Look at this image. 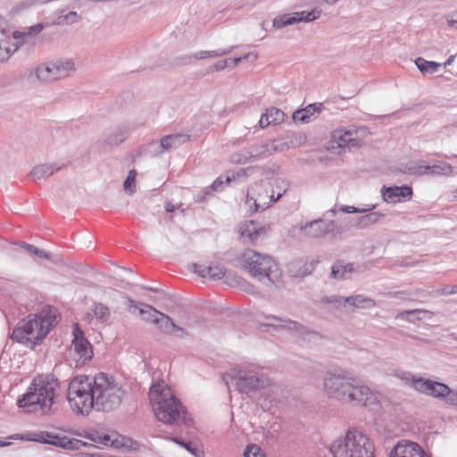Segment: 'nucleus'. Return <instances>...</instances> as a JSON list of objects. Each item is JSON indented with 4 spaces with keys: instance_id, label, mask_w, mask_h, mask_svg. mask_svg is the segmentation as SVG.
<instances>
[{
    "instance_id": "obj_50",
    "label": "nucleus",
    "mask_w": 457,
    "mask_h": 457,
    "mask_svg": "<svg viewBox=\"0 0 457 457\" xmlns=\"http://www.w3.org/2000/svg\"><path fill=\"white\" fill-rule=\"evenodd\" d=\"M454 59H455V55H451L447 61L444 63V66L446 67V66H449L451 65L453 62H454Z\"/></svg>"
},
{
    "instance_id": "obj_32",
    "label": "nucleus",
    "mask_w": 457,
    "mask_h": 457,
    "mask_svg": "<svg viewBox=\"0 0 457 457\" xmlns=\"http://www.w3.org/2000/svg\"><path fill=\"white\" fill-rule=\"evenodd\" d=\"M59 169H54L52 165L48 164H42L36 166L32 170V175L36 179H42L45 177H49L54 173V171L58 170Z\"/></svg>"
},
{
    "instance_id": "obj_59",
    "label": "nucleus",
    "mask_w": 457,
    "mask_h": 457,
    "mask_svg": "<svg viewBox=\"0 0 457 457\" xmlns=\"http://www.w3.org/2000/svg\"><path fill=\"white\" fill-rule=\"evenodd\" d=\"M87 319H88V320H90L92 319V317H91V314H90V313H88V314H87Z\"/></svg>"
},
{
    "instance_id": "obj_56",
    "label": "nucleus",
    "mask_w": 457,
    "mask_h": 457,
    "mask_svg": "<svg viewBox=\"0 0 457 457\" xmlns=\"http://www.w3.org/2000/svg\"><path fill=\"white\" fill-rule=\"evenodd\" d=\"M76 15H77L76 12H71L68 15H66L65 19L69 20L71 16H76Z\"/></svg>"
},
{
    "instance_id": "obj_26",
    "label": "nucleus",
    "mask_w": 457,
    "mask_h": 457,
    "mask_svg": "<svg viewBox=\"0 0 457 457\" xmlns=\"http://www.w3.org/2000/svg\"><path fill=\"white\" fill-rule=\"evenodd\" d=\"M284 120V112L278 108H270L262 115L260 119V126L266 128L270 124H278Z\"/></svg>"
},
{
    "instance_id": "obj_18",
    "label": "nucleus",
    "mask_w": 457,
    "mask_h": 457,
    "mask_svg": "<svg viewBox=\"0 0 457 457\" xmlns=\"http://www.w3.org/2000/svg\"><path fill=\"white\" fill-rule=\"evenodd\" d=\"M413 195L412 188L409 186L383 187L382 195L388 203H399L403 200H411Z\"/></svg>"
},
{
    "instance_id": "obj_40",
    "label": "nucleus",
    "mask_w": 457,
    "mask_h": 457,
    "mask_svg": "<svg viewBox=\"0 0 457 457\" xmlns=\"http://www.w3.org/2000/svg\"><path fill=\"white\" fill-rule=\"evenodd\" d=\"M242 58H234V59H228V60H223V61H220L218 62L215 65H214V69L215 71H220V70H223L224 68H226L227 66H229V65H237L238 62L241 61Z\"/></svg>"
},
{
    "instance_id": "obj_11",
    "label": "nucleus",
    "mask_w": 457,
    "mask_h": 457,
    "mask_svg": "<svg viewBox=\"0 0 457 457\" xmlns=\"http://www.w3.org/2000/svg\"><path fill=\"white\" fill-rule=\"evenodd\" d=\"M281 194L275 197L270 183H255L247 191L245 204L253 212L263 211L278 201Z\"/></svg>"
},
{
    "instance_id": "obj_16",
    "label": "nucleus",
    "mask_w": 457,
    "mask_h": 457,
    "mask_svg": "<svg viewBox=\"0 0 457 457\" xmlns=\"http://www.w3.org/2000/svg\"><path fill=\"white\" fill-rule=\"evenodd\" d=\"M270 231L269 224H261L253 220L245 221L239 228L241 237L248 243H256L267 237Z\"/></svg>"
},
{
    "instance_id": "obj_17",
    "label": "nucleus",
    "mask_w": 457,
    "mask_h": 457,
    "mask_svg": "<svg viewBox=\"0 0 457 457\" xmlns=\"http://www.w3.org/2000/svg\"><path fill=\"white\" fill-rule=\"evenodd\" d=\"M390 457H430L416 443L403 441L398 443L390 453Z\"/></svg>"
},
{
    "instance_id": "obj_10",
    "label": "nucleus",
    "mask_w": 457,
    "mask_h": 457,
    "mask_svg": "<svg viewBox=\"0 0 457 457\" xmlns=\"http://www.w3.org/2000/svg\"><path fill=\"white\" fill-rule=\"evenodd\" d=\"M350 375V372L340 368L326 370L322 375L320 387L324 395L330 400L338 402Z\"/></svg>"
},
{
    "instance_id": "obj_4",
    "label": "nucleus",
    "mask_w": 457,
    "mask_h": 457,
    "mask_svg": "<svg viewBox=\"0 0 457 457\" xmlns=\"http://www.w3.org/2000/svg\"><path fill=\"white\" fill-rule=\"evenodd\" d=\"M57 321L56 309L45 306L40 312L21 321L12 331V338L32 347L46 337Z\"/></svg>"
},
{
    "instance_id": "obj_38",
    "label": "nucleus",
    "mask_w": 457,
    "mask_h": 457,
    "mask_svg": "<svg viewBox=\"0 0 457 457\" xmlns=\"http://www.w3.org/2000/svg\"><path fill=\"white\" fill-rule=\"evenodd\" d=\"M59 445L62 447V448H66V449H79L81 446H85L87 444L86 443H83L82 441L80 440H78V439H74V440H71V439H66V438H63L62 441L59 442Z\"/></svg>"
},
{
    "instance_id": "obj_8",
    "label": "nucleus",
    "mask_w": 457,
    "mask_h": 457,
    "mask_svg": "<svg viewBox=\"0 0 457 457\" xmlns=\"http://www.w3.org/2000/svg\"><path fill=\"white\" fill-rule=\"evenodd\" d=\"M239 262L252 276L270 277L278 270V264L272 257L252 249L245 250Z\"/></svg>"
},
{
    "instance_id": "obj_51",
    "label": "nucleus",
    "mask_w": 457,
    "mask_h": 457,
    "mask_svg": "<svg viewBox=\"0 0 457 457\" xmlns=\"http://www.w3.org/2000/svg\"><path fill=\"white\" fill-rule=\"evenodd\" d=\"M378 217V215L377 213H371V214L366 216V219H368L369 220L375 221Z\"/></svg>"
},
{
    "instance_id": "obj_48",
    "label": "nucleus",
    "mask_w": 457,
    "mask_h": 457,
    "mask_svg": "<svg viewBox=\"0 0 457 457\" xmlns=\"http://www.w3.org/2000/svg\"><path fill=\"white\" fill-rule=\"evenodd\" d=\"M21 247L24 248L26 251H28L29 253H33L35 254V251L37 250V247H35L34 245H29V244H27V243H22L21 245Z\"/></svg>"
},
{
    "instance_id": "obj_35",
    "label": "nucleus",
    "mask_w": 457,
    "mask_h": 457,
    "mask_svg": "<svg viewBox=\"0 0 457 457\" xmlns=\"http://www.w3.org/2000/svg\"><path fill=\"white\" fill-rule=\"evenodd\" d=\"M95 317L102 322L106 321L110 317L109 309L102 303H97L93 308Z\"/></svg>"
},
{
    "instance_id": "obj_37",
    "label": "nucleus",
    "mask_w": 457,
    "mask_h": 457,
    "mask_svg": "<svg viewBox=\"0 0 457 457\" xmlns=\"http://www.w3.org/2000/svg\"><path fill=\"white\" fill-rule=\"evenodd\" d=\"M411 385L415 390L420 392L422 394H426L428 392V386L430 385L429 379H424L422 378H412Z\"/></svg>"
},
{
    "instance_id": "obj_41",
    "label": "nucleus",
    "mask_w": 457,
    "mask_h": 457,
    "mask_svg": "<svg viewBox=\"0 0 457 457\" xmlns=\"http://www.w3.org/2000/svg\"><path fill=\"white\" fill-rule=\"evenodd\" d=\"M431 169L430 166L418 165L408 169V173L413 175H423L426 174Z\"/></svg>"
},
{
    "instance_id": "obj_46",
    "label": "nucleus",
    "mask_w": 457,
    "mask_h": 457,
    "mask_svg": "<svg viewBox=\"0 0 457 457\" xmlns=\"http://www.w3.org/2000/svg\"><path fill=\"white\" fill-rule=\"evenodd\" d=\"M35 255L38 256L41 259H50L51 258V254L48 252L39 250V249L35 251Z\"/></svg>"
},
{
    "instance_id": "obj_28",
    "label": "nucleus",
    "mask_w": 457,
    "mask_h": 457,
    "mask_svg": "<svg viewBox=\"0 0 457 457\" xmlns=\"http://www.w3.org/2000/svg\"><path fill=\"white\" fill-rule=\"evenodd\" d=\"M353 271V268L351 263L344 264L343 262H337L332 267L331 274L335 278L344 279L349 278Z\"/></svg>"
},
{
    "instance_id": "obj_55",
    "label": "nucleus",
    "mask_w": 457,
    "mask_h": 457,
    "mask_svg": "<svg viewBox=\"0 0 457 457\" xmlns=\"http://www.w3.org/2000/svg\"><path fill=\"white\" fill-rule=\"evenodd\" d=\"M162 300H163V304H165V305H170V303H171V299L170 296L164 297Z\"/></svg>"
},
{
    "instance_id": "obj_23",
    "label": "nucleus",
    "mask_w": 457,
    "mask_h": 457,
    "mask_svg": "<svg viewBox=\"0 0 457 457\" xmlns=\"http://www.w3.org/2000/svg\"><path fill=\"white\" fill-rule=\"evenodd\" d=\"M321 13L320 10L314 9L312 12H295L293 17H287L284 16L281 17L279 20H276L275 23L280 27V26H286L293 24L296 21H311L320 17Z\"/></svg>"
},
{
    "instance_id": "obj_33",
    "label": "nucleus",
    "mask_w": 457,
    "mask_h": 457,
    "mask_svg": "<svg viewBox=\"0 0 457 457\" xmlns=\"http://www.w3.org/2000/svg\"><path fill=\"white\" fill-rule=\"evenodd\" d=\"M426 312L423 310H409V311H402L398 312L397 318L406 319L409 321L414 322L415 320H421L420 314H425Z\"/></svg>"
},
{
    "instance_id": "obj_47",
    "label": "nucleus",
    "mask_w": 457,
    "mask_h": 457,
    "mask_svg": "<svg viewBox=\"0 0 457 457\" xmlns=\"http://www.w3.org/2000/svg\"><path fill=\"white\" fill-rule=\"evenodd\" d=\"M218 54H215L214 52H201L196 55V58L198 59H204L212 56H217Z\"/></svg>"
},
{
    "instance_id": "obj_58",
    "label": "nucleus",
    "mask_w": 457,
    "mask_h": 457,
    "mask_svg": "<svg viewBox=\"0 0 457 457\" xmlns=\"http://www.w3.org/2000/svg\"><path fill=\"white\" fill-rule=\"evenodd\" d=\"M324 1H325L326 3H328V4H331L336 3L337 0H324Z\"/></svg>"
},
{
    "instance_id": "obj_24",
    "label": "nucleus",
    "mask_w": 457,
    "mask_h": 457,
    "mask_svg": "<svg viewBox=\"0 0 457 457\" xmlns=\"http://www.w3.org/2000/svg\"><path fill=\"white\" fill-rule=\"evenodd\" d=\"M110 283L120 286L136 285L138 284V280L137 276L132 270L119 268L113 275V280L110 281Z\"/></svg>"
},
{
    "instance_id": "obj_12",
    "label": "nucleus",
    "mask_w": 457,
    "mask_h": 457,
    "mask_svg": "<svg viewBox=\"0 0 457 457\" xmlns=\"http://www.w3.org/2000/svg\"><path fill=\"white\" fill-rule=\"evenodd\" d=\"M264 321L258 322V328L262 332L274 334L288 331L301 337H304L310 333L306 327L289 319L269 314L264 315Z\"/></svg>"
},
{
    "instance_id": "obj_22",
    "label": "nucleus",
    "mask_w": 457,
    "mask_h": 457,
    "mask_svg": "<svg viewBox=\"0 0 457 457\" xmlns=\"http://www.w3.org/2000/svg\"><path fill=\"white\" fill-rule=\"evenodd\" d=\"M87 438L90 441L104 446L120 448L126 445V444L123 442L124 438L120 440L119 436L115 434L106 435L94 431L88 434Z\"/></svg>"
},
{
    "instance_id": "obj_25",
    "label": "nucleus",
    "mask_w": 457,
    "mask_h": 457,
    "mask_svg": "<svg viewBox=\"0 0 457 457\" xmlns=\"http://www.w3.org/2000/svg\"><path fill=\"white\" fill-rule=\"evenodd\" d=\"M129 303H130L129 308L130 311L138 310L139 314L145 321L154 324L155 318H157V315L160 313L159 311L155 310L148 304L137 303L132 301Z\"/></svg>"
},
{
    "instance_id": "obj_52",
    "label": "nucleus",
    "mask_w": 457,
    "mask_h": 457,
    "mask_svg": "<svg viewBox=\"0 0 457 457\" xmlns=\"http://www.w3.org/2000/svg\"><path fill=\"white\" fill-rule=\"evenodd\" d=\"M5 26V21L3 19V17L0 15V32H3Z\"/></svg>"
},
{
    "instance_id": "obj_31",
    "label": "nucleus",
    "mask_w": 457,
    "mask_h": 457,
    "mask_svg": "<svg viewBox=\"0 0 457 457\" xmlns=\"http://www.w3.org/2000/svg\"><path fill=\"white\" fill-rule=\"evenodd\" d=\"M187 139V137L182 135H170L162 138L161 145L164 150H169Z\"/></svg>"
},
{
    "instance_id": "obj_43",
    "label": "nucleus",
    "mask_w": 457,
    "mask_h": 457,
    "mask_svg": "<svg viewBox=\"0 0 457 457\" xmlns=\"http://www.w3.org/2000/svg\"><path fill=\"white\" fill-rule=\"evenodd\" d=\"M443 399L448 404L457 405V391H453L449 387V393L445 394Z\"/></svg>"
},
{
    "instance_id": "obj_29",
    "label": "nucleus",
    "mask_w": 457,
    "mask_h": 457,
    "mask_svg": "<svg viewBox=\"0 0 457 457\" xmlns=\"http://www.w3.org/2000/svg\"><path fill=\"white\" fill-rule=\"evenodd\" d=\"M447 393H449V386L447 385L430 380L427 395L436 398H443Z\"/></svg>"
},
{
    "instance_id": "obj_44",
    "label": "nucleus",
    "mask_w": 457,
    "mask_h": 457,
    "mask_svg": "<svg viewBox=\"0 0 457 457\" xmlns=\"http://www.w3.org/2000/svg\"><path fill=\"white\" fill-rule=\"evenodd\" d=\"M172 441L174 443H176L177 445H180L181 447L185 448L187 451H188L192 454L195 455V449L194 447H192L190 444L183 442L177 437L172 438Z\"/></svg>"
},
{
    "instance_id": "obj_42",
    "label": "nucleus",
    "mask_w": 457,
    "mask_h": 457,
    "mask_svg": "<svg viewBox=\"0 0 457 457\" xmlns=\"http://www.w3.org/2000/svg\"><path fill=\"white\" fill-rule=\"evenodd\" d=\"M42 29H43V26H42V25H40V24H38V25H36V26H34V27H31V28L29 29V31L27 34H26V33H22V32L15 31V32L13 33V37H14L15 39H18V38L21 37L22 36H29V35H31L32 33H33V34H37V33L40 32V31L42 30Z\"/></svg>"
},
{
    "instance_id": "obj_2",
    "label": "nucleus",
    "mask_w": 457,
    "mask_h": 457,
    "mask_svg": "<svg viewBox=\"0 0 457 457\" xmlns=\"http://www.w3.org/2000/svg\"><path fill=\"white\" fill-rule=\"evenodd\" d=\"M149 401L155 418L166 425L187 424V411L164 382L154 383L149 389Z\"/></svg>"
},
{
    "instance_id": "obj_15",
    "label": "nucleus",
    "mask_w": 457,
    "mask_h": 457,
    "mask_svg": "<svg viewBox=\"0 0 457 457\" xmlns=\"http://www.w3.org/2000/svg\"><path fill=\"white\" fill-rule=\"evenodd\" d=\"M71 70H73L71 62L46 63L37 68L36 75L39 80L49 82L65 77Z\"/></svg>"
},
{
    "instance_id": "obj_60",
    "label": "nucleus",
    "mask_w": 457,
    "mask_h": 457,
    "mask_svg": "<svg viewBox=\"0 0 457 457\" xmlns=\"http://www.w3.org/2000/svg\"><path fill=\"white\" fill-rule=\"evenodd\" d=\"M153 291H154V292H156V293H158V292H159V290H158L157 288L154 289Z\"/></svg>"
},
{
    "instance_id": "obj_5",
    "label": "nucleus",
    "mask_w": 457,
    "mask_h": 457,
    "mask_svg": "<svg viewBox=\"0 0 457 457\" xmlns=\"http://www.w3.org/2000/svg\"><path fill=\"white\" fill-rule=\"evenodd\" d=\"M330 452L333 457H374V445L367 436L353 430L335 440Z\"/></svg>"
},
{
    "instance_id": "obj_57",
    "label": "nucleus",
    "mask_w": 457,
    "mask_h": 457,
    "mask_svg": "<svg viewBox=\"0 0 457 457\" xmlns=\"http://www.w3.org/2000/svg\"><path fill=\"white\" fill-rule=\"evenodd\" d=\"M8 445H9V443H6V442H4V441L0 440V447L6 446Z\"/></svg>"
},
{
    "instance_id": "obj_39",
    "label": "nucleus",
    "mask_w": 457,
    "mask_h": 457,
    "mask_svg": "<svg viewBox=\"0 0 457 457\" xmlns=\"http://www.w3.org/2000/svg\"><path fill=\"white\" fill-rule=\"evenodd\" d=\"M245 457H265L260 446L257 445H250L244 453Z\"/></svg>"
},
{
    "instance_id": "obj_20",
    "label": "nucleus",
    "mask_w": 457,
    "mask_h": 457,
    "mask_svg": "<svg viewBox=\"0 0 457 457\" xmlns=\"http://www.w3.org/2000/svg\"><path fill=\"white\" fill-rule=\"evenodd\" d=\"M154 324L159 330L168 335H173L176 332H178V336L180 337L187 335V332L183 328L176 325L168 315L162 312H160L159 315H157Z\"/></svg>"
},
{
    "instance_id": "obj_53",
    "label": "nucleus",
    "mask_w": 457,
    "mask_h": 457,
    "mask_svg": "<svg viewBox=\"0 0 457 457\" xmlns=\"http://www.w3.org/2000/svg\"><path fill=\"white\" fill-rule=\"evenodd\" d=\"M221 184H222V181H221V180H220V179H217L213 182V184H212V187H213L214 189H217V188L219 187V186H220V185H221Z\"/></svg>"
},
{
    "instance_id": "obj_45",
    "label": "nucleus",
    "mask_w": 457,
    "mask_h": 457,
    "mask_svg": "<svg viewBox=\"0 0 457 457\" xmlns=\"http://www.w3.org/2000/svg\"><path fill=\"white\" fill-rule=\"evenodd\" d=\"M11 55V51L6 47L0 45V62L7 60Z\"/></svg>"
},
{
    "instance_id": "obj_9",
    "label": "nucleus",
    "mask_w": 457,
    "mask_h": 457,
    "mask_svg": "<svg viewBox=\"0 0 457 457\" xmlns=\"http://www.w3.org/2000/svg\"><path fill=\"white\" fill-rule=\"evenodd\" d=\"M369 131L364 127L348 129L340 128L331 133L329 140V148L345 149L361 147L369 135Z\"/></svg>"
},
{
    "instance_id": "obj_14",
    "label": "nucleus",
    "mask_w": 457,
    "mask_h": 457,
    "mask_svg": "<svg viewBox=\"0 0 457 457\" xmlns=\"http://www.w3.org/2000/svg\"><path fill=\"white\" fill-rule=\"evenodd\" d=\"M188 270L202 278L212 281H219L227 276L224 265L216 261H211L207 264L192 263L188 266Z\"/></svg>"
},
{
    "instance_id": "obj_7",
    "label": "nucleus",
    "mask_w": 457,
    "mask_h": 457,
    "mask_svg": "<svg viewBox=\"0 0 457 457\" xmlns=\"http://www.w3.org/2000/svg\"><path fill=\"white\" fill-rule=\"evenodd\" d=\"M224 380L228 386H234L240 393L245 394L263 388L269 384L265 377L241 368H235L229 370L225 375Z\"/></svg>"
},
{
    "instance_id": "obj_1",
    "label": "nucleus",
    "mask_w": 457,
    "mask_h": 457,
    "mask_svg": "<svg viewBox=\"0 0 457 457\" xmlns=\"http://www.w3.org/2000/svg\"><path fill=\"white\" fill-rule=\"evenodd\" d=\"M125 392L115 379L104 373H99L94 378L78 376L71 379L68 388V402L77 414H88L93 408L97 411H110L117 409Z\"/></svg>"
},
{
    "instance_id": "obj_3",
    "label": "nucleus",
    "mask_w": 457,
    "mask_h": 457,
    "mask_svg": "<svg viewBox=\"0 0 457 457\" xmlns=\"http://www.w3.org/2000/svg\"><path fill=\"white\" fill-rule=\"evenodd\" d=\"M59 387V382L54 376L38 375L32 380L27 393L18 399L17 404L27 408L28 411L46 414L52 409Z\"/></svg>"
},
{
    "instance_id": "obj_19",
    "label": "nucleus",
    "mask_w": 457,
    "mask_h": 457,
    "mask_svg": "<svg viewBox=\"0 0 457 457\" xmlns=\"http://www.w3.org/2000/svg\"><path fill=\"white\" fill-rule=\"evenodd\" d=\"M324 301L330 303H341L343 302L344 304L348 303L355 308L360 309H370L375 306V302L371 298L363 296L361 295H356L348 297L331 296L330 298H326Z\"/></svg>"
},
{
    "instance_id": "obj_27",
    "label": "nucleus",
    "mask_w": 457,
    "mask_h": 457,
    "mask_svg": "<svg viewBox=\"0 0 457 457\" xmlns=\"http://www.w3.org/2000/svg\"><path fill=\"white\" fill-rule=\"evenodd\" d=\"M320 109L315 104H310L306 108L298 110L294 112L293 120L295 122L306 123L309 122L312 116L316 112H320Z\"/></svg>"
},
{
    "instance_id": "obj_21",
    "label": "nucleus",
    "mask_w": 457,
    "mask_h": 457,
    "mask_svg": "<svg viewBox=\"0 0 457 457\" xmlns=\"http://www.w3.org/2000/svg\"><path fill=\"white\" fill-rule=\"evenodd\" d=\"M333 227L332 221L319 220L306 224L303 228V231L309 237H320L332 231Z\"/></svg>"
},
{
    "instance_id": "obj_34",
    "label": "nucleus",
    "mask_w": 457,
    "mask_h": 457,
    "mask_svg": "<svg viewBox=\"0 0 457 457\" xmlns=\"http://www.w3.org/2000/svg\"><path fill=\"white\" fill-rule=\"evenodd\" d=\"M136 178L137 171L135 170H129V175L123 184L124 190L129 195H132L136 190Z\"/></svg>"
},
{
    "instance_id": "obj_36",
    "label": "nucleus",
    "mask_w": 457,
    "mask_h": 457,
    "mask_svg": "<svg viewBox=\"0 0 457 457\" xmlns=\"http://www.w3.org/2000/svg\"><path fill=\"white\" fill-rule=\"evenodd\" d=\"M251 154L247 150H241L234 153L230 156V162L236 164H245L251 159Z\"/></svg>"
},
{
    "instance_id": "obj_6",
    "label": "nucleus",
    "mask_w": 457,
    "mask_h": 457,
    "mask_svg": "<svg viewBox=\"0 0 457 457\" xmlns=\"http://www.w3.org/2000/svg\"><path fill=\"white\" fill-rule=\"evenodd\" d=\"M338 403L353 406H372L378 403V397L368 385L358 377L350 375Z\"/></svg>"
},
{
    "instance_id": "obj_30",
    "label": "nucleus",
    "mask_w": 457,
    "mask_h": 457,
    "mask_svg": "<svg viewBox=\"0 0 457 457\" xmlns=\"http://www.w3.org/2000/svg\"><path fill=\"white\" fill-rule=\"evenodd\" d=\"M415 64L419 68V70L423 73H434L438 71L441 67V63L427 61L421 57H419L415 60Z\"/></svg>"
},
{
    "instance_id": "obj_54",
    "label": "nucleus",
    "mask_w": 457,
    "mask_h": 457,
    "mask_svg": "<svg viewBox=\"0 0 457 457\" xmlns=\"http://www.w3.org/2000/svg\"><path fill=\"white\" fill-rule=\"evenodd\" d=\"M165 209L167 212H170L174 211V206L171 204H167Z\"/></svg>"
},
{
    "instance_id": "obj_13",
    "label": "nucleus",
    "mask_w": 457,
    "mask_h": 457,
    "mask_svg": "<svg viewBox=\"0 0 457 457\" xmlns=\"http://www.w3.org/2000/svg\"><path fill=\"white\" fill-rule=\"evenodd\" d=\"M72 335L70 354L76 362V366L82 365L92 359L93 349L78 323L72 326Z\"/></svg>"
},
{
    "instance_id": "obj_49",
    "label": "nucleus",
    "mask_w": 457,
    "mask_h": 457,
    "mask_svg": "<svg viewBox=\"0 0 457 457\" xmlns=\"http://www.w3.org/2000/svg\"><path fill=\"white\" fill-rule=\"evenodd\" d=\"M345 212L353 213V212H361L362 210H359L353 206H345L342 209Z\"/></svg>"
}]
</instances>
